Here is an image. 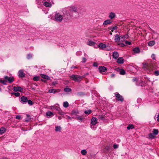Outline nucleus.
Returning <instances> with one entry per match:
<instances>
[{"label":"nucleus","mask_w":159,"mask_h":159,"mask_svg":"<svg viewBox=\"0 0 159 159\" xmlns=\"http://www.w3.org/2000/svg\"><path fill=\"white\" fill-rule=\"evenodd\" d=\"M124 60L122 57H119L117 60V62L120 64H123L124 63Z\"/></svg>","instance_id":"nucleus-20"},{"label":"nucleus","mask_w":159,"mask_h":159,"mask_svg":"<svg viewBox=\"0 0 159 159\" xmlns=\"http://www.w3.org/2000/svg\"><path fill=\"white\" fill-rule=\"evenodd\" d=\"M125 41V40H124V41ZM123 41H124V40H116V42L118 45L120 47H123L125 45V44L123 43Z\"/></svg>","instance_id":"nucleus-12"},{"label":"nucleus","mask_w":159,"mask_h":159,"mask_svg":"<svg viewBox=\"0 0 159 159\" xmlns=\"http://www.w3.org/2000/svg\"><path fill=\"white\" fill-rule=\"evenodd\" d=\"M98 46L101 49L105 50H109L111 49L110 47L106 46L105 44L102 43L99 44Z\"/></svg>","instance_id":"nucleus-3"},{"label":"nucleus","mask_w":159,"mask_h":159,"mask_svg":"<svg viewBox=\"0 0 159 159\" xmlns=\"http://www.w3.org/2000/svg\"><path fill=\"white\" fill-rule=\"evenodd\" d=\"M92 112V111L90 110H86L84 111V113L87 114L88 115H89Z\"/></svg>","instance_id":"nucleus-35"},{"label":"nucleus","mask_w":159,"mask_h":159,"mask_svg":"<svg viewBox=\"0 0 159 159\" xmlns=\"http://www.w3.org/2000/svg\"><path fill=\"white\" fill-rule=\"evenodd\" d=\"M58 119H59L60 120H61V116H58Z\"/></svg>","instance_id":"nucleus-63"},{"label":"nucleus","mask_w":159,"mask_h":159,"mask_svg":"<svg viewBox=\"0 0 159 159\" xmlns=\"http://www.w3.org/2000/svg\"><path fill=\"white\" fill-rule=\"evenodd\" d=\"M70 78L72 80L76 82H80L81 79L82 77L80 76L75 75H72L70 76Z\"/></svg>","instance_id":"nucleus-2"},{"label":"nucleus","mask_w":159,"mask_h":159,"mask_svg":"<svg viewBox=\"0 0 159 159\" xmlns=\"http://www.w3.org/2000/svg\"><path fill=\"white\" fill-rule=\"evenodd\" d=\"M55 20L57 21L60 22L63 19V16L59 13H57L55 14Z\"/></svg>","instance_id":"nucleus-4"},{"label":"nucleus","mask_w":159,"mask_h":159,"mask_svg":"<svg viewBox=\"0 0 159 159\" xmlns=\"http://www.w3.org/2000/svg\"><path fill=\"white\" fill-rule=\"evenodd\" d=\"M41 80L44 82H46V80H43V79H41Z\"/></svg>","instance_id":"nucleus-62"},{"label":"nucleus","mask_w":159,"mask_h":159,"mask_svg":"<svg viewBox=\"0 0 159 159\" xmlns=\"http://www.w3.org/2000/svg\"><path fill=\"white\" fill-rule=\"evenodd\" d=\"M157 120L158 121H159V114H158V116H157Z\"/></svg>","instance_id":"nucleus-64"},{"label":"nucleus","mask_w":159,"mask_h":159,"mask_svg":"<svg viewBox=\"0 0 159 159\" xmlns=\"http://www.w3.org/2000/svg\"><path fill=\"white\" fill-rule=\"evenodd\" d=\"M134 128V125H130L127 127V129L129 130L130 129H133Z\"/></svg>","instance_id":"nucleus-36"},{"label":"nucleus","mask_w":159,"mask_h":159,"mask_svg":"<svg viewBox=\"0 0 159 159\" xmlns=\"http://www.w3.org/2000/svg\"><path fill=\"white\" fill-rule=\"evenodd\" d=\"M154 73L157 76L159 75V71H156Z\"/></svg>","instance_id":"nucleus-49"},{"label":"nucleus","mask_w":159,"mask_h":159,"mask_svg":"<svg viewBox=\"0 0 159 159\" xmlns=\"http://www.w3.org/2000/svg\"><path fill=\"white\" fill-rule=\"evenodd\" d=\"M133 80L134 81H137V79L136 78H135L133 79Z\"/></svg>","instance_id":"nucleus-61"},{"label":"nucleus","mask_w":159,"mask_h":159,"mask_svg":"<svg viewBox=\"0 0 159 159\" xmlns=\"http://www.w3.org/2000/svg\"><path fill=\"white\" fill-rule=\"evenodd\" d=\"M46 115L47 116H53L54 115L53 112L50 111H48L46 113Z\"/></svg>","instance_id":"nucleus-25"},{"label":"nucleus","mask_w":159,"mask_h":159,"mask_svg":"<svg viewBox=\"0 0 159 159\" xmlns=\"http://www.w3.org/2000/svg\"><path fill=\"white\" fill-rule=\"evenodd\" d=\"M87 44L90 46H93L95 45V43L92 41L91 40H89V41L87 43Z\"/></svg>","instance_id":"nucleus-26"},{"label":"nucleus","mask_w":159,"mask_h":159,"mask_svg":"<svg viewBox=\"0 0 159 159\" xmlns=\"http://www.w3.org/2000/svg\"><path fill=\"white\" fill-rule=\"evenodd\" d=\"M143 68L145 70L147 71L148 73H150L152 70V69L150 66L146 64L143 65Z\"/></svg>","instance_id":"nucleus-5"},{"label":"nucleus","mask_w":159,"mask_h":159,"mask_svg":"<svg viewBox=\"0 0 159 159\" xmlns=\"http://www.w3.org/2000/svg\"><path fill=\"white\" fill-rule=\"evenodd\" d=\"M154 134L152 133H150V134H149V137L150 138H151L152 139H153V138L154 137Z\"/></svg>","instance_id":"nucleus-46"},{"label":"nucleus","mask_w":159,"mask_h":159,"mask_svg":"<svg viewBox=\"0 0 159 159\" xmlns=\"http://www.w3.org/2000/svg\"><path fill=\"white\" fill-rule=\"evenodd\" d=\"M115 16L116 15L115 13L111 12L109 14V17L110 19H112L115 17Z\"/></svg>","instance_id":"nucleus-23"},{"label":"nucleus","mask_w":159,"mask_h":159,"mask_svg":"<svg viewBox=\"0 0 159 159\" xmlns=\"http://www.w3.org/2000/svg\"><path fill=\"white\" fill-rule=\"evenodd\" d=\"M40 75L42 78L45 79L47 80H49L50 79V78L49 77L45 74H41Z\"/></svg>","instance_id":"nucleus-19"},{"label":"nucleus","mask_w":159,"mask_h":159,"mask_svg":"<svg viewBox=\"0 0 159 159\" xmlns=\"http://www.w3.org/2000/svg\"><path fill=\"white\" fill-rule=\"evenodd\" d=\"M4 79L6 81H7L10 83L14 81V78L12 77H9L7 76H5L4 77Z\"/></svg>","instance_id":"nucleus-7"},{"label":"nucleus","mask_w":159,"mask_h":159,"mask_svg":"<svg viewBox=\"0 0 159 159\" xmlns=\"http://www.w3.org/2000/svg\"><path fill=\"white\" fill-rule=\"evenodd\" d=\"M67 118L68 119H69L70 120H71L73 118H74L73 117H70L69 116H67Z\"/></svg>","instance_id":"nucleus-60"},{"label":"nucleus","mask_w":159,"mask_h":159,"mask_svg":"<svg viewBox=\"0 0 159 159\" xmlns=\"http://www.w3.org/2000/svg\"><path fill=\"white\" fill-rule=\"evenodd\" d=\"M105 149L106 150H108L109 149V147L108 146H106L105 147Z\"/></svg>","instance_id":"nucleus-57"},{"label":"nucleus","mask_w":159,"mask_h":159,"mask_svg":"<svg viewBox=\"0 0 159 159\" xmlns=\"http://www.w3.org/2000/svg\"><path fill=\"white\" fill-rule=\"evenodd\" d=\"M33 80L35 81H37L39 80V76H36L33 78Z\"/></svg>","instance_id":"nucleus-45"},{"label":"nucleus","mask_w":159,"mask_h":159,"mask_svg":"<svg viewBox=\"0 0 159 159\" xmlns=\"http://www.w3.org/2000/svg\"><path fill=\"white\" fill-rule=\"evenodd\" d=\"M67 9L70 12H77V8L74 6L68 7Z\"/></svg>","instance_id":"nucleus-6"},{"label":"nucleus","mask_w":159,"mask_h":159,"mask_svg":"<svg viewBox=\"0 0 159 159\" xmlns=\"http://www.w3.org/2000/svg\"><path fill=\"white\" fill-rule=\"evenodd\" d=\"M81 153L82 155H84L87 154V152L86 150L83 149L81 151Z\"/></svg>","instance_id":"nucleus-33"},{"label":"nucleus","mask_w":159,"mask_h":159,"mask_svg":"<svg viewBox=\"0 0 159 159\" xmlns=\"http://www.w3.org/2000/svg\"><path fill=\"white\" fill-rule=\"evenodd\" d=\"M125 43L126 44H127L129 45H130L131 44V43L130 42H129L127 40H125Z\"/></svg>","instance_id":"nucleus-48"},{"label":"nucleus","mask_w":159,"mask_h":159,"mask_svg":"<svg viewBox=\"0 0 159 159\" xmlns=\"http://www.w3.org/2000/svg\"><path fill=\"white\" fill-rule=\"evenodd\" d=\"M13 90L15 92L19 91L22 92L23 91V88L20 87H14L13 88Z\"/></svg>","instance_id":"nucleus-10"},{"label":"nucleus","mask_w":159,"mask_h":159,"mask_svg":"<svg viewBox=\"0 0 159 159\" xmlns=\"http://www.w3.org/2000/svg\"><path fill=\"white\" fill-rule=\"evenodd\" d=\"M21 100L23 103H24L27 102L28 99L27 97L25 96H22L21 98Z\"/></svg>","instance_id":"nucleus-22"},{"label":"nucleus","mask_w":159,"mask_h":159,"mask_svg":"<svg viewBox=\"0 0 159 159\" xmlns=\"http://www.w3.org/2000/svg\"><path fill=\"white\" fill-rule=\"evenodd\" d=\"M120 39H121V38H120V36L118 34L116 35L114 40H120Z\"/></svg>","instance_id":"nucleus-31"},{"label":"nucleus","mask_w":159,"mask_h":159,"mask_svg":"<svg viewBox=\"0 0 159 159\" xmlns=\"http://www.w3.org/2000/svg\"><path fill=\"white\" fill-rule=\"evenodd\" d=\"M133 51L134 54H138L140 52V51L139 48H135L133 49Z\"/></svg>","instance_id":"nucleus-18"},{"label":"nucleus","mask_w":159,"mask_h":159,"mask_svg":"<svg viewBox=\"0 0 159 159\" xmlns=\"http://www.w3.org/2000/svg\"><path fill=\"white\" fill-rule=\"evenodd\" d=\"M155 55L154 54H152V56H151V57L153 59H155Z\"/></svg>","instance_id":"nucleus-54"},{"label":"nucleus","mask_w":159,"mask_h":159,"mask_svg":"<svg viewBox=\"0 0 159 159\" xmlns=\"http://www.w3.org/2000/svg\"><path fill=\"white\" fill-rule=\"evenodd\" d=\"M6 81H4V80H1L0 81V82L3 84H6Z\"/></svg>","instance_id":"nucleus-55"},{"label":"nucleus","mask_w":159,"mask_h":159,"mask_svg":"<svg viewBox=\"0 0 159 159\" xmlns=\"http://www.w3.org/2000/svg\"><path fill=\"white\" fill-rule=\"evenodd\" d=\"M6 132V129L3 127L0 128V134H1L4 133Z\"/></svg>","instance_id":"nucleus-27"},{"label":"nucleus","mask_w":159,"mask_h":159,"mask_svg":"<svg viewBox=\"0 0 159 159\" xmlns=\"http://www.w3.org/2000/svg\"><path fill=\"white\" fill-rule=\"evenodd\" d=\"M76 116H77L75 117V118L77 120H78L80 122H82L83 121V120L84 119L83 118L82 116L78 115Z\"/></svg>","instance_id":"nucleus-16"},{"label":"nucleus","mask_w":159,"mask_h":159,"mask_svg":"<svg viewBox=\"0 0 159 159\" xmlns=\"http://www.w3.org/2000/svg\"><path fill=\"white\" fill-rule=\"evenodd\" d=\"M86 59L85 58L83 57L82 58V62H83L84 63V62H86Z\"/></svg>","instance_id":"nucleus-53"},{"label":"nucleus","mask_w":159,"mask_h":159,"mask_svg":"<svg viewBox=\"0 0 159 159\" xmlns=\"http://www.w3.org/2000/svg\"><path fill=\"white\" fill-rule=\"evenodd\" d=\"M125 72L123 69H121L120 71V74L121 75H124L125 74Z\"/></svg>","instance_id":"nucleus-38"},{"label":"nucleus","mask_w":159,"mask_h":159,"mask_svg":"<svg viewBox=\"0 0 159 159\" xmlns=\"http://www.w3.org/2000/svg\"><path fill=\"white\" fill-rule=\"evenodd\" d=\"M27 102H28V104L30 105H31L33 104L31 100H28Z\"/></svg>","instance_id":"nucleus-44"},{"label":"nucleus","mask_w":159,"mask_h":159,"mask_svg":"<svg viewBox=\"0 0 159 159\" xmlns=\"http://www.w3.org/2000/svg\"><path fill=\"white\" fill-rule=\"evenodd\" d=\"M52 0H37V3L39 5H42L43 3L44 5L47 7H51L52 5L51 4Z\"/></svg>","instance_id":"nucleus-1"},{"label":"nucleus","mask_w":159,"mask_h":159,"mask_svg":"<svg viewBox=\"0 0 159 159\" xmlns=\"http://www.w3.org/2000/svg\"><path fill=\"white\" fill-rule=\"evenodd\" d=\"M63 107L65 108L68 107L69 106V103L68 102H65L63 103Z\"/></svg>","instance_id":"nucleus-34"},{"label":"nucleus","mask_w":159,"mask_h":159,"mask_svg":"<svg viewBox=\"0 0 159 159\" xmlns=\"http://www.w3.org/2000/svg\"><path fill=\"white\" fill-rule=\"evenodd\" d=\"M91 123L93 125H95L97 123V119L95 117H93L91 120Z\"/></svg>","instance_id":"nucleus-13"},{"label":"nucleus","mask_w":159,"mask_h":159,"mask_svg":"<svg viewBox=\"0 0 159 159\" xmlns=\"http://www.w3.org/2000/svg\"><path fill=\"white\" fill-rule=\"evenodd\" d=\"M32 57V56L30 54H29L27 56V58L28 59H30Z\"/></svg>","instance_id":"nucleus-51"},{"label":"nucleus","mask_w":159,"mask_h":159,"mask_svg":"<svg viewBox=\"0 0 159 159\" xmlns=\"http://www.w3.org/2000/svg\"><path fill=\"white\" fill-rule=\"evenodd\" d=\"M93 66H95V67L97 66V64L96 63H94L93 64Z\"/></svg>","instance_id":"nucleus-59"},{"label":"nucleus","mask_w":159,"mask_h":159,"mask_svg":"<svg viewBox=\"0 0 159 159\" xmlns=\"http://www.w3.org/2000/svg\"><path fill=\"white\" fill-rule=\"evenodd\" d=\"M155 35H156L157 36H158L159 35L158 34H157V33H154L152 35L153 38L155 39L154 37Z\"/></svg>","instance_id":"nucleus-50"},{"label":"nucleus","mask_w":159,"mask_h":159,"mask_svg":"<svg viewBox=\"0 0 159 159\" xmlns=\"http://www.w3.org/2000/svg\"><path fill=\"white\" fill-rule=\"evenodd\" d=\"M59 107L58 106H57L56 105L51 106L50 107V108L51 109H56L57 110V108H59Z\"/></svg>","instance_id":"nucleus-40"},{"label":"nucleus","mask_w":159,"mask_h":159,"mask_svg":"<svg viewBox=\"0 0 159 159\" xmlns=\"http://www.w3.org/2000/svg\"><path fill=\"white\" fill-rule=\"evenodd\" d=\"M25 75V73L23 72L22 70H20L18 73V76L20 78H23Z\"/></svg>","instance_id":"nucleus-9"},{"label":"nucleus","mask_w":159,"mask_h":159,"mask_svg":"<svg viewBox=\"0 0 159 159\" xmlns=\"http://www.w3.org/2000/svg\"><path fill=\"white\" fill-rule=\"evenodd\" d=\"M78 113V112L77 111H72L71 112V114L72 115H74L75 116H77Z\"/></svg>","instance_id":"nucleus-41"},{"label":"nucleus","mask_w":159,"mask_h":159,"mask_svg":"<svg viewBox=\"0 0 159 159\" xmlns=\"http://www.w3.org/2000/svg\"><path fill=\"white\" fill-rule=\"evenodd\" d=\"M112 23V21L110 20H105L103 23V25H108L111 24Z\"/></svg>","instance_id":"nucleus-17"},{"label":"nucleus","mask_w":159,"mask_h":159,"mask_svg":"<svg viewBox=\"0 0 159 159\" xmlns=\"http://www.w3.org/2000/svg\"><path fill=\"white\" fill-rule=\"evenodd\" d=\"M129 37V36L128 34H125L120 35V38L121 39H127Z\"/></svg>","instance_id":"nucleus-21"},{"label":"nucleus","mask_w":159,"mask_h":159,"mask_svg":"<svg viewBox=\"0 0 159 159\" xmlns=\"http://www.w3.org/2000/svg\"><path fill=\"white\" fill-rule=\"evenodd\" d=\"M66 8H63V10H62V12H63V14H66V15H67V16H68L69 15L71 16L70 14H69L68 13H67V12L66 13H65V12H66Z\"/></svg>","instance_id":"nucleus-30"},{"label":"nucleus","mask_w":159,"mask_h":159,"mask_svg":"<svg viewBox=\"0 0 159 159\" xmlns=\"http://www.w3.org/2000/svg\"><path fill=\"white\" fill-rule=\"evenodd\" d=\"M141 101V99L140 98H139L137 100V102H138L139 103Z\"/></svg>","instance_id":"nucleus-56"},{"label":"nucleus","mask_w":159,"mask_h":159,"mask_svg":"<svg viewBox=\"0 0 159 159\" xmlns=\"http://www.w3.org/2000/svg\"><path fill=\"white\" fill-rule=\"evenodd\" d=\"M16 118L17 119H20L21 118L20 116V115H17L16 116Z\"/></svg>","instance_id":"nucleus-52"},{"label":"nucleus","mask_w":159,"mask_h":159,"mask_svg":"<svg viewBox=\"0 0 159 159\" xmlns=\"http://www.w3.org/2000/svg\"><path fill=\"white\" fill-rule=\"evenodd\" d=\"M115 96L117 100L121 102H123V98L122 97V96L120 95L119 93H117L116 94Z\"/></svg>","instance_id":"nucleus-8"},{"label":"nucleus","mask_w":159,"mask_h":159,"mask_svg":"<svg viewBox=\"0 0 159 159\" xmlns=\"http://www.w3.org/2000/svg\"><path fill=\"white\" fill-rule=\"evenodd\" d=\"M64 91L65 92H70L71 91V89L70 88H66L64 89Z\"/></svg>","instance_id":"nucleus-39"},{"label":"nucleus","mask_w":159,"mask_h":159,"mask_svg":"<svg viewBox=\"0 0 159 159\" xmlns=\"http://www.w3.org/2000/svg\"><path fill=\"white\" fill-rule=\"evenodd\" d=\"M113 148L114 149L117 148H118V145L116 144H115L113 146Z\"/></svg>","instance_id":"nucleus-47"},{"label":"nucleus","mask_w":159,"mask_h":159,"mask_svg":"<svg viewBox=\"0 0 159 159\" xmlns=\"http://www.w3.org/2000/svg\"><path fill=\"white\" fill-rule=\"evenodd\" d=\"M98 69L100 72L102 73L105 72L107 70V68L104 66H100L99 67Z\"/></svg>","instance_id":"nucleus-14"},{"label":"nucleus","mask_w":159,"mask_h":159,"mask_svg":"<svg viewBox=\"0 0 159 159\" xmlns=\"http://www.w3.org/2000/svg\"><path fill=\"white\" fill-rule=\"evenodd\" d=\"M112 56L114 59H116L119 56V53L117 52H114L113 53Z\"/></svg>","instance_id":"nucleus-15"},{"label":"nucleus","mask_w":159,"mask_h":159,"mask_svg":"<svg viewBox=\"0 0 159 159\" xmlns=\"http://www.w3.org/2000/svg\"><path fill=\"white\" fill-rule=\"evenodd\" d=\"M61 127L60 126H56L55 127V131L56 132H61Z\"/></svg>","instance_id":"nucleus-28"},{"label":"nucleus","mask_w":159,"mask_h":159,"mask_svg":"<svg viewBox=\"0 0 159 159\" xmlns=\"http://www.w3.org/2000/svg\"><path fill=\"white\" fill-rule=\"evenodd\" d=\"M153 134L155 135H157L158 134V130L156 129H154L153 130Z\"/></svg>","instance_id":"nucleus-37"},{"label":"nucleus","mask_w":159,"mask_h":159,"mask_svg":"<svg viewBox=\"0 0 159 159\" xmlns=\"http://www.w3.org/2000/svg\"><path fill=\"white\" fill-rule=\"evenodd\" d=\"M57 92V90L54 89H51L48 90V92L50 93H55Z\"/></svg>","instance_id":"nucleus-32"},{"label":"nucleus","mask_w":159,"mask_h":159,"mask_svg":"<svg viewBox=\"0 0 159 159\" xmlns=\"http://www.w3.org/2000/svg\"><path fill=\"white\" fill-rule=\"evenodd\" d=\"M117 29V27L116 26L113 27L111 30V31L113 32L114 30H116Z\"/></svg>","instance_id":"nucleus-43"},{"label":"nucleus","mask_w":159,"mask_h":159,"mask_svg":"<svg viewBox=\"0 0 159 159\" xmlns=\"http://www.w3.org/2000/svg\"><path fill=\"white\" fill-rule=\"evenodd\" d=\"M155 42L153 40H151L148 43V45L150 46H153L155 44Z\"/></svg>","instance_id":"nucleus-29"},{"label":"nucleus","mask_w":159,"mask_h":159,"mask_svg":"<svg viewBox=\"0 0 159 159\" xmlns=\"http://www.w3.org/2000/svg\"><path fill=\"white\" fill-rule=\"evenodd\" d=\"M57 111L58 112V113L61 115H63L64 113L63 112L62 110L61 109L60 107L57 108Z\"/></svg>","instance_id":"nucleus-24"},{"label":"nucleus","mask_w":159,"mask_h":159,"mask_svg":"<svg viewBox=\"0 0 159 159\" xmlns=\"http://www.w3.org/2000/svg\"><path fill=\"white\" fill-rule=\"evenodd\" d=\"M125 41V40H124V41ZM123 41H124V40H116V42L118 45L120 47H123L125 45V44L123 43Z\"/></svg>","instance_id":"nucleus-11"},{"label":"nucleus","mask_w":159,"mask_h":159,"mask_svg":"<svg viewBox=\"0 0 159 159\" xmlns=\"http://www.w3.org/2000/svg\"><path fill=\"white\" fill-rule=\"evenodd\" d=\"M115 76V74H112L111 75V78H114Z\"/></svg>","instance_id":"nucleus-58"},{"label":"nucleus","mask_w":159,"mask_h":159,"mask_svg":"<svg viewBox=\"0 0 159 159\" xmlns=\"http://www.w3.org/2000/svg\"><path fill=\"white\" fill-rule=\"evenodd\" d=\"M12 94H14L16 97H18L20 95V93H11Z\"/></svg>","instance_id":"nucleus-42"}]
</instances>
